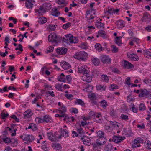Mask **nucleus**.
<instances>
[{"label":"nucleus","instance_id":"obj_45","mask_svg":"<svg viewBox=\"0 0 151 151\" xmlns=\"http://www.w3.org/2000/svg\"><path fill=\"white\" fill-rule=\"evenodd\" d=\"M95 46L96 49L99 52H100L102 50V47L101 44L99 43H96L95 45Z\"/></svg>","mask_w":151,"mask_h":151},{"label":"nucleus","instance_id":"obj_47","mask_svg":"<svg viewBox=\"0 0 151 151\" xmlns=\"http://www.w3.org/2000/svg\"><path fill=\"white\" fill-rule=\"evenodd\" d=\"M35 121L37 124L43 123L42 117L40 118L39 117H36L35 119Z\"/></svg>","mask_w":151,"mask_h":151},{"label":"nucleus","instance_id":"obj_18","mask_svg":"<svg viewBox=\"0 0 151 151\" xmlns=\"http://www.w3.org/2000/svg\"><path fill=\"white\" fill-rule=\"evenodd\" d=\"M116 24L118 29H121L125 26V24L124 21L119 20L117 21Z\"/></svg>","mask_w":151,"mask_h":151},{"label":"nucleus","instance_id":"obj_36","mask_svg":"<svg viewBox=\"0 0 151 151\" xmlns=\"http://www.w3.org/2000/svg\"><path fill=\"white\" fill-rule=\"evenodd\" d=\"M29 129H32L33 131H36L37 129L36 125L33 123L29 124V126L28 127Z\"/></svg>","mask_w":151,"mask_h":151},{"label":"nucleus","instance_id":"obj_50","mask_svg":"<svg viewBox=\"0 0 151 151\" xmlns=\"http://www.w3.org/2000/svg\"><path fill=\"white\" fill-rule=\"evenodd\" d=\"M54 148L56 149L57 151H60L62 147L60 144L59 143L55 144L54 145Z\"/></svg>","mask_w":151,"mask_h":151},{"label":"nucleus","instance_id":"obj_43","mask_svg":"<svg viewBox=\"0 0 151 151\" xmlns=\"http://www.w3.org/2000/svg\"><path fill=\"white\" fill-rule=\"evenodd\" d=\"M45 141H43L42 145L41 147L42 149L44 151H48L47 144L45 143Z\"/></svg>","mask_w":151,"mask_h":151},{"label":"nucleus","instance_id":"obj_30","mask_svg":"<svg viewBox=\"0 0 151 151\" xmlns=\"http://www.w3.org/2000/svg\"><path fill=\"white\" fill-rule=\"evenodd\" d=\"M47 22V19L44 17H42L39 18L38 22L40 24H43Z\"/></svg>","mask_w":151,"mask_h":151},{"label":"nucleus","instance_id":"obj_8","mask_svg":"<svg viewBox=\"0 0 151 151\" xmlns=\"http://www.w3.org/2000/svg\"><path fill=\"white\" fill-rule=\"evenodd\" d=\"M125 137L123 136H114L113 137V141L116 143L120 142L121 141L124 140L125 139Z\"/></svg>","mask_w":151,"mask_h":151},{"label":"nucleus","instance_id":"obj_46","mask_svg":"<svg viewBox=\"0 0 151 151\" xmlns=\"http://www.w3.org/2000/svg\"><path fill=\"white\" fill-rule=\"evenodd\" d=\"M36 10L37 11V12L39 14H40L42 12L45 13L46 12V11L45 10L44 8H43V6L42 5L40 6L39 9H36Z\"/></svg>","mask_w":151,"mask_h":151},{"label":"nucleus","instance_id":"obj_49","mask_svg":"<svg viewBox=\"0 0 151 151\" xmlns=\"http://www.w3.org/2000/svg\"><path fill=\"white\" fill-rule=\"evenodd\" d=\"M134 144L135 145L137 144L138 143H143V140L142 139L139 138L137 139H135L134 141Z\"/></svg>","mask_w":151,"mask_h":151},{"label":"nucleus","instance_id":"obj_62","mask_svg":"<svg viewBox=\"0 0 151 151\" xmlns=\"http://www.w3.org/2000/svg\"><path fill=\"white\" fill-rule=\"evenodd\" d=\"M2 139L6 143H9L11 142L10 139L8 137L4 138H3Z\"/></svg>","mask_w":151,"mask_h":151},{"label":"nucleus","instance_id":"obj_58","mask_svg":"<svg viewBox=\"0 0 151 151\" xmlns=\"http://www.w3.org/2000/svg\"><path fill=\"white\" fill-rule=\"evenodd\" d=\"M1 116L3 119H6V118L9 116V114L7 113L6 114L5 113H1Z\"/></svg>","mask_w":151,"mask_h":151},{"label":"nucleus","instance_id":"obj_31","mask_svg":"<svg viewBox=\"0 0 151 151\" xmlns=\"http://www.w3.org/2000/svg\"><path fill=\"white\" fill-rule=\"evenodd\" d=\"M99 104L100 106L104 109H106L107 106H108L106 101L105 100H103L100 101Z\"/></svg>","mask_w":151,"mask_h":151},{"label":"nucleus","instance_id":"obj_61","mask_svg":"<svg viewBox=\"0 0 151 151\" xmlns=\"http://www.w3.org/2000/svg\"><path fill=\"white\" fill-rule=\"evenodd\" d=\"M65 97H66L68 99H69L70 100H72L73 99V95L71 94H65Z\"/></svg>","mask_w":151,"mask_h":151},{"label":"nucleus","instance_id":"obj_10","mask_svg":"<svg viewBox=\"0 0 151 151\" xmlns=\"http://www.w3.org/2000/svg\"><path fill=\"white\" fill-rule=\"evenodd\" d=\"M94 119L95 120V121L96 122H101L103 121V118L101 113H96L95 115V116L94 118Z\"/></svg>","mask_w":151,"mask_h":151},{"label":"nucleus","instance_id":"obj_64","mask_svg":"<svg viewBox=\"0 0 151 151\" xmlns=\"http://www.w3.org/2000/svg\"><path fill=\"white\" fill-rule=\"evenodd\" d=\"M9 37L8 36H6L5 37L4 41H5V45L6 46H8V43H9Z\"/></svg>","mask_w":151,"mask_h":151},{"label":"nucleus","instance_id":"obj_23","mask_svg":"<svg viewBox=\"0 0 151 151\" xmlns=\"http://www.w3.org/2000/svg\"><path fill=\"white\" fill-rule=\"evenodd\" d=\"M60 64L61 66L65 70L70 68L71 67L69 63L66 62H61Z\"/></svg>","mask_w":151,"mask_h":151},{"label":"nucleus","instance_id":"obj_27","mask_svg":"<svg viewBox=\"0 0 151 151\" xmlns=\"http://www.w3.org/2000/svg\"><path fill=\"white\" fill-rule=\"evenodd\" d=\"M92 63L96 66H98L99 65L100 61L99 59L96 58H93L91 59Z\"/></svg>","mask_w":151,"mask_h":151},{"label":"nucleus","instance_id":"obj_19","mask_svg":"<svg viewBox=\"0 0 151 151\" xmlns=\"http://www.w3.org/2000/svg\"><path fill=\"white\" fill-rule=\"evenodd\" d=\"M149 94V92L146 89H140V93L139 95V97H146Z\"/></svg>","mask_w":151,"mask_h":151},{"label":"nucleus","instance_id":"obj_59","mask_svg":"<svg viewBox=\"0 0 151 151\" xmlns=\"http://www.w3.org/2000/svg\"><path fill=\"white\" fill-rule=\"evenodd\" d=\"M49 28L51 31H54L56 28V26L53 24H50L49 25Z\"/></svg>","mask_w":151,"mask_h":151},{"label":"nucleus","instance_id":"obj_40","mask_svg":"<svg viewBox=\"0 0 151 151\" xmlns=\"http://www.w3.org/2000/svg\"><path fill=\"white\" fill-rule=\"evenodd\" d=\"M63 83H56L55 85V88L58 91H62Z\"/></svg>","mask_w":151,"mask_h":151},{"label":"nucleus","instance_id":"obj_37","mask_svg":"<svg viewBox=\"0 0 151 151\" xmlns=\"http://www.w3.org/2000/svg\"><path fill=\"white\" fill-rule=\"evenodd\" d=\"M75 104H78L83 106L85 104V103L82 100L80 99H76V101H75Z\"/></svg>","mask_w":151,"mask_h":151},{"label":"nucleus","instance_id":"obj_55","mask_svg":"<svg viewBox=\"0 0 151 151\" xmlns=\"http://www.w3.org/2000/svg\"><path fill=\"white\" fill-rule=\"evenodd\" d=\"M71 23L70 22H68L65 24H64L63 26V28L65 29H66L68 27L71 26Z\"/></svg>","mask_w":151,"mask_h":151},{"label":"nucleus","instance_id":"obj_32","mask_svg":"<svg viewBox=\"0 0 151 151\" xmlns=\"http://www.w3.org/2000/svg\"><path fill=\"white\" fill-rule=\"evenodd\" d=\"M52 11L51 12V14L55 17H58L59 16L60 14V12H58L56 8H54L52 9Z\"/></svg>","mask_w":151,"mask_h":151},{"label":"nucleus","instance_id":"obj_26","mask_svg":"<svg viewBox=\"0 0 151 151\" xmlns=\"http://www.w3.org/2000/svg\"><path fill=\"white\" fill-rule=\"evenodd\" d=\"M123 129V132L125 133V135H127L129 136L132 134V130L129 128H124Z\"/></svg>","mask_w":151,"mask_h":151},{"label":"nucleus","instance_id":"obj_33","mask_svg":"<svg viewBox=\"0 0 151 151\" xmlns=\"http://www.w3.org/2000/svg\"><path fill=\"white\" fill-rule=\"evenodd\" d=\"M105 13L106 14H107V15H110L111 16L114 14V8H108L106 12H105Z\"/></svg>","mask_w":151,"mask_h":151},{"label":"nucleus","instance_id":"obj_56","mask_svg":"<svg viewBox=\"0 0 151 151\" xmlns=\"http://www.w3.org/2000/svg\"><path fill=\"white\" fill-rule=\"evenodd\" d=\"M92 100H95L96 98V96L94 93H92L88 96Z\"/></svg>","mask_w":151,"mask_h":151},{"label":"nucleus","instance_id":"obj_52","mask_svg":"<svg viewBox=\"0 0 151 151\" xmlns=\"http://www.w3.org/2000/svg\"><path fill=\"white\" fill-rule=\"evenodd\" d=\"M95 25L97 28H100L103 27L104 24L99 21H97L96 22Z\"/></svg>","mask_w":151,"mask_h":151},{"label":"nucleus","instance_id":"obj_21","mask_svg":"<svg viewBox=\"0 0 151 151\" xmlns=\"http://www.w3.org/2000/svg\"><path fill=\"white\" fill-rule=\"evenodd\" d=\"M32 114L33 113L31 110H27L24 113V118L27 119L30 117Z\"/></svg>","mask_w":151,"mask_h":151},{"label":"nucleus","instance_id":"obj_5","mask_svg":"<svg viewBox=\"0 0 151 151\" xmlns=\"http://www.w3.org/2000/svg\"><path fill=\"white\" fill-rule=\"evenodd\" d=\"M78 72L82 73L83 75L85 73H88L89 72L88 68L85 65L81 66L80 67H78Z\"/></svg>","mask_w":151,"mask_h":151},{"label":"nucleus","instance_id":"obj_53","mask_svg":"<svg viewBox=\"0 0 151 151\" xmlns=\"http://www.w3.org/2000/svg\"><path fill=\"white\" fill-rule=\"evenodd\" d=\"M93 86L91 85H88L86 87V91L88 92H90L93 89Z\"/></svg>","mask_w":151,"mask_h":151},{"label":"nucleus","instance_id":"obj_63","mask_svg":"<svg viewBox=\"0 0 151 151\" xmlns=\"http://www.w3.org/2000/svg\"><path fill=\"white\" fill-rule=\"evenodd\" d=\"M118 88V86L116 85L113 84L111 85V90H112V91H115L116 89H117Z\"/></svg>","mask_w":151,"mask_h":151},{"label":"nucleus","instance_id":"obj_41","mask_svg":"<svg viewBox=\"0 0 151 151\" xmlns=\"http://www.w3.org/2000/svg\"><path fill=\"white\" fill-rule=\"evenodd\" d=\"M118 123L115 121H110L109 124L113 127L115 128H118L119 126L117 124Z\"/></svg>","mask_w":151,"mask_h":151},{"label":"nucleus","instance_id":"obj_16","mask_svg":"<svg viewBox=\"0 0 151 151\" xmlns=\"http://www.w3.org/2000/svg\"><path fill=\"white\" fill-rule=\"evenodd\" d=\"M43 123L51 122L52 121V117L48 115H45L42 117Z\"/></svg>","mask_w":151,"mask_h":151},{"label":"nucleus","instance_id":"obj_1","mask_svg":"<svg viewBox=\"0 0 151 151\" xmlns=\"http://www.w3.org/2000/svg\"><path fill=\"white\" fill-rule=\"evenodd\" d=\"M48 39L49 42H52V43L59 42L62 39L63 42L70 44L77 43L79 41L77 37H74L70 34L65 35L62 38L61 37L57 36L55 33L50 34L48 36Z\"/></svg>","mask_w":151,"mask_h":151},{"label":"nucleus","instance_id":"obj_42","mask_svg":"<svg viewBox=\"0 0 151 151\" xmlns=\"http://www.w3.org/2000/svg\"><path fill=\"white\" fill-rule=\"evenodd\" d=\"M111 50L112 52L113 53H116L118 51V48L115 45H112L111 46Z\"/></svg>","mask_w":151,"mask_h":151},{"label":"nucleus","instance_id":"obj_48","mask_svg":"<svg viewBox=\"0 0 151 151\" xmlns=\"http://www.w3.org/2000/svg\"><path fill=\"white\" fill-rule=\"evenodd\" d=\"M146 107L145 104L143 103H141L140 104L139 106V110L140 111H143L145 110Z\"/></svg>","mask_w":151,"mask_h":151},{"label":"nucleus","instance_id":"obj_34","mask_svg":"<svg viewBox=\"0 0 151 151\" xmlns=\"http://www.w3.org/2000/svg\"><path fill=\"white\" fill-rule=\"evenodd\" d=\"M143 82L149 86H151V79L146 77L143 80Z\"/></svg>","mask_w":151,"mask_h":151},{"label":"nucleus","instance_id":"obj_24","mask_svg":"<svg viewBox=\"0 0 151 151\" xmlns=\"http://www.w3.org/2000/svg\"><path fill=\"white\" fill-rule=\"evenodd\" d=\"M142 18L143 22L149 21L150 20V15L147 12L144 13Z\"/></svg>","mask_w":151,"mask_h":151},{"label":"nucleus","instance_id":"obj_60","mask_svg":"<svg viewBox=\"0 0 151 151\" xmlns=\"http://www.w3.org/2000/svg\"><path fill=\"white\" fill-rule=\"evenodd\" d=\"M130 77H128L127 78L125 81V83L128 86L131 85V83H130Z\"/></svg>","mask_w":151,"mask_h":151},{"label":"nucleus","instance_id":"obj_28","mask_svg":"<svg viewBox=\"0 0 151 151\" xmlns=\"http://www.w3.org/2000/svg\"><path fill=\"white\" fill-rule=\"evenodd\" d=\"M43 8H44L45 10L49 11L51 8V4L50 3H44L42 5Z\"/></svg>","mask_w":151,"mask_h":151},{"label":"nucleus","instance_id":"obj_29","mask_svg":"<svg viewBox=\"0 0 151 151\" xmlns=\"http://www.w3.org/2000/svg\"><path fill=\"white\" fill-rule=\"evenodd\" d=\"M99 35L102 37L103 39H106L107 37V35L105 31L103 30H99L98 32Z\"/></svg>","mask_w":151,"mask_h":151},{"label":"nucleus","instance_id":"obj_11","mask_svg":"<svg viewBox=\"0 0 151 151\" xmlns=\"http://www.w3.org/2000/svg\"><path fill=\"white\" fill-rule=\"evenodd\" d=\"M127 56L131 60L134 61H138L139 59L138 56L135 54L134 53L130 54L128 53L127 54Z\"/></svg>","mask_w":151,"mask_h":151},{"label":"nucleus","instance_id":"obj_12","mask_svg":"<svg viewBox=\"0 0 151 151\" xmlns=\"http://www.w3.org/2000/svg\"><path fill=\"white\" fill-rule=\"evenodd\" d=\"M48 139L51 142L55 141L57 140V137L55 134H54L52 132L47 133Z\"/></svg>","mask_w":151,"mask_h":151},{"label":"nucleus","instance_id":"obj_35","mask_svg":"<svg viewBox=\"0 0 151 151\" xmlns=\"http://www.w3.org/2000/svg\"><path fill=\"white\" fill-rule=\"evenodd\" d=\"M97 137L99 138H102L104 137V136L105 134L102 131L99 130L96 133Z\"/></svg>","mask_w":151,"mask_h":151},{"label":"nucleus","instance_id":"obj_39","mask_svg":"<svg viewBox=\"0 0 151 151\" xmlns=\"http://www.w3.org/2000/svg\"><path fill=\"white\" fill-rule=\"evenodd\" d=\"M130 108L132 109V111L134 113H137L138 110V108L137 106H136L134 104H131L129 106Z\"/></svg>","mask_w":151,"mask_h":151},{"label":"nucleus","instance_id":"obj_20","mask_svg":"<svg viewBox=\"0 0 151 151\" xmlns=\"http://www.w3.org/2000/svg\"><path fill=\"white\" fill-rule=\"evenodd\" d=\"M76 131L78 133V136L81 137H84L85 132L81 127L79 128H77L76 129Z\"/></svg>","mask_w":151,"mask_h":151},{"label":"nucleus","instance_id":"obj_17","mask_svg":"<svg viewBox=\"0 0 151 151\" xmlns=\"http://www.w3.org/2000/svg\"><path fill=\"white\" fill-rule=\"evenodd\" d=\"M81 139L83 140V143L86 145L89 146L91 144V141L90 139L86 136L83 137H81Z\"/></svg>","mask_w":151,"mask_h":151},{"label":"nucleus","instance_id":"obj_57","mask_svg":"<svg viewBox=\"0 0 151 151\" xmlns=\"http://www.w3.org/2000/svg\"><path fill=\"white\" fill-rule=\"evenodd\" d=\"M54 48L53 46H50L46 50V52L47 53H50L52 52Z\"/></svg>","mask_w":151,"mask_h":151},{"label":"nucleus","instance_id":"obj_15","mask_svg":"<svg viewBox=\"0 0 151 151\" xmlns=\"http://www.w3.org/2000/svg\"><path fill=\"white\" fill-rule=\"evenodd\" d=\"M68 50L66 48L62 47L58 48L56 50V52L58 54L60 55H65L67 52Z\"/></svg>","mask_w":151,"mask_h":151},{"label":"nucleus","instance_id":"obj_3","mask_svg":"<svg viewBox=\"0 0 151 151\" xmlns=\"http://www.w3.org/2000/svg\"><path fill=\"white\" fill-rule=\"evenodd\" d=\"M57 110L58 112V114H55L56 117L59 118H63L64 116H65V115L67 116V114L65 113L67 111V108L66 106H64L63 105H62L61 107H59L58 108V109Z\"/></svg>","mask_w":151,"mask_h":151},{"label":"nucleus","instance_id":"obj_54","mask_svg":"<svg viewBox=\"0 0 151 151\" xmlns=\"http://www.w3.org/2000/svg\"><path fill=\"white\" fill-rule=\"evenodd\" d=\"M115 43L118 45V46H120L121 45L122 43L120 38L119 37H117L115 38Z\"/></svg>","mask_w":151,"mask_h":151},{"label":"nucleus","instance_id":"obj_2","mask_svg":"<svg viewBox=\"0 0 151 151\" xmlns=\"http://www.w3.org/2000/svg\"><path fill=\"white\" fill-rule=\"evenodd\" d=\"M73 57L79 61H85L88 58V54L84 51H79L76 52L73 55Z\"/></svg>","mask_w":151,"mask_h":151},{"label":"nucleus","instance_id":"obj_9","mask_svg":"<svg viewBox=\"0 0 151 151\" xmlns=\"http://www.w3.org/2000/svg\"><path fill=\"white\" fill-rule=\"evenodd\" d=\"M100 59L102 63H104L110 64L111 61V59L106 55H102L101 56Z\"/></svg>","mask_w":151,"mask_h":151},{"label":"nucleus","instance_id":"obj_22","mask_svg":"<svg viewBox=\"0 0 151 151\" xmlns=\"http://www.w3.org/2000/svg\"><path fill=\"white\" fill-rule=\"evenodd\" d=\"M106 86L101 84H98L96 85V88L97 90L102 92L105 91L106 88Z\"/></svg>","mask_w":151,"mask_h":151},{"label":"nucleus","instance_id":"obj_13","mask_svg":"<svg viewBox=\"0 0 151 151\" xmlns=\"http://www.w3.org/2000/svg\"><path fill=\"white\" fill-rule=\"evenodd\" d=\"M34 0H26L25 6L27 8H31L35 4Z\"/></svg>","mask_w":151,"mask_h":151},{"label":"nucleus","instance_id":"obj_51","mask_svg":"<svg viewBox=\"0 0 151 151\" xmlns=\"http://www.w3.org/2000/svg\"><path fill=\"white\" fill-rule=\"evenodd\" d=\"M101 79L103 81L106 82H108L109 81V79L107 75L106 74H103L101 75Z\"/></svg>","mask_w":151,"mask_h":151},{"label":"nucleus","instance_id":"obj_6","mask_svg":"<svg viewBox=\"0 0 151 151\" xmlns=\"http://www.w3.org/2000/svg\"><path fill=\"white\" fill-rule=\"evenodd\" d=\"M35 138L32 135H28L26 136L23 139V141H25L24 143L26 144L29 143L34 140Z\"/></svg>","mask_w":151,"mask_h":151},{"label":"nucleus","instance_id":"obj_7","mask_svg":"<svg viewBox=\"0 0 151 151\" xmlns=\"http://www.w3.org/2000/svg\"><path fill=\"white\" fill-rule=\"evenodd\" d=\"M107 140V139L106 137L99 138L96 140L95 142L97 144L98 146H100L105 144Z\"/></svg>","mask_w":151,"mask_h":151},{"label":"nucleus","instance_id":"obj_14","mask_svg":"<svg viewBox=\"0 0 151 151\" xmlns=\"http://www.w3.org/2000/svg\"><path fill=\"white\" fill-rule=\"evenodd\" d=\"M82 79L83 81H85L88 83L91 82L92 80V77L89 74V73L83 74Z\"/></svg>","mask_w":151,"mask_h":151},{"label":"nucleus","instance_id":"obj_4","mask_svg":"<svg viewBox=\"0 0 151 151\" xmlns=\"http://www.w3.org/2000/svg\"><path fill=\"white\" fill-rule=\"evenodd\" d=\"M121 63L122 67L124 69H130L134 67L132 64L125 60H123Z\"/></svg>","mask_w":151,"mask_h":151},{"label":"nucleus","instance_id":"obj_38","mask_svg":"<svg viewBox=\"0 0 151 151\" xmlns=\"http://www.w3.org/2000/svg\"><path fill=\"white\" fill-rule=\"evenodd\" d=\"M68 131L64 129L61 130V135L65 137H67L68 136Z\"/></svg>","mask_w":151,"mask_h":151},{"label":"nucleus","instance_id":"obj_25","mask_svg":"<svg viewBox=\"0 0 151 151\" xmlns=\"http://www.w3.org/2000/svg\"><path fill=\"white\" fill-rule=\"evenodd\" d=\"M57 79L59 81L61 82H66V79L65 77V76L63 73H61L58 76Z\"/></svg>","mask_w":151,"mask_h":151},{"label":"nucleus","instance_id":"obj_44","mask_svg":"<svg viewBox=\"0 0 151 151\" xmlns=\"http://www.w3.org/2000/svg\"><path fill=\"white\" fill-rule=\"evenodd\" d=\"M120 119L125 121H128L129 118L127 115L122 114L121 115Z\"/></svg>","mask_w":151,"mask_h":151}]
</instances>
